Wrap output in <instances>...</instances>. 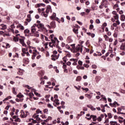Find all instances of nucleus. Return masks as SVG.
<instances>
[{
    "mask_svg": "<svg viewBox=\"0 0 125 125\" xmlns=\"http://www.w3.org/2000/svg\"><path fill=\"white\" fill-rule=\"evenodd\" d=\"M46 9H48L49 10H51V5H48L47 6V8Z\"/></svg>",
    "mask_w": 125,
    "mask_h": 125,
    "instance_id": "obj_55",
    "label": "nucleus"
},
{
    "mask_svg": "<svg viewBox=\"0 0 125 125\" xmlns=\"http://www.w3.org/2000/svg\"><path fill=\"white\" fill-rule=\"evenodd\" d=\"M79 25L75 24V26H74L73 31L74 33V34H76V35H78L79 33Z\"/></svg>",
    "mask_w": 125,
    "mask_h": 125,
    "instance_id": "obj_5",
    "label": "nucleus"
},
{
    "mask_svg": "<svg viewBox=\"0 0 125 125\" xmlns=\"http://www.w3.org/2000/svg\"><path fill=\"white\" fill-rule=\"evenodd\" d=\"M52 42H49V45L50 46V47H52L53 48V46H54L55 47V44H54V43L52 44Z\"/></svg>",
    "mask_w": 125,
    "mask_h": 125,
    "instance_id": "obj_28",
    "label": "nucleus"
},
{
    "mask_svg": "<svg viewBox=\"0 0 125 125\" xmlns=\"http://www.w3.org/2000/svg\"><path fill=\"white\" fill-rule=\"evenodd\" d=\"M33 56L36 57L37 55H39V54H40V53L38 52L37 50H33Z\"/></svg>",
    "mask_w": 125,
    "mask_h": 125,
    "instance_id": "obj_11",
    "label": "nucleus"
},
{
    "mask_svg": "<svg viewBox=\"0 0 125 125\" xmlns=\"http://www.w3.org/2000/svg\"><path fill=\"white\" fill-rule=\"evenodd\" d=\"M38 26H36L38 29H44L43 24L40 23L39 24H37Z\"/></svg>",
    "mask_w": 125,
    "mask_h": 125,
    "instance_id": "obj_10",
    "label": "nucleus"
},
{
    "mask_svg": "<svg viewBox=\"0 0 125 125\" xmlns=\"http://www.w3.org/2000/svg\"><path fill=\"white\" fill-rule=\"evenodd\" d=\"M66 41L69 43H70V42H73V40L72 39V37H71V36L68 37Z\"/></svg>",
    "mask_w": 125,
    "mask_h": 125,
    "instance_id": "obj_18",
    "label": "nucleus"
},
{
    "mask_svg": "<svg viewBox=\"0 0 125 125\" xmlns=\"http://www.w3.org/2000/svg\"><path fill=\"white\" fill-rule=\"evenodd\" d=\"M83 115H84V111H81V114H79V116L81 117L83 116Z\"/></svg>",
    "mask_w": 125,
    "mask_h": 125,
    "instance_id": "obj_52",
    "label": "nucleus"
},
{
    "mask_svg": "<svg viewBox=\"0 0 125 125\" xmlns=\"http://www.w3.org/2000/svg\"><path fill=\"white\" fill-rule=\"evenodd\" d=\"M10 107H11L10 105H7V106L5 107V110H9Z\"/></svg>",
    "mask_w": 125,
    "mask_h": 125,
    "instance_id": "obj_64",
    "label": "nucleus"
},
{
    "mask_svg": "<svg viewBox=\"0 0 125 125\" xmlns=\"http://www.w3.org/2000/svg\"><path fill=\"white\" fill-rule=\"evenodd\" d=\"M28 115L29 112L28 111H25V113L23 111V115H22L21 118H26Z\"/></svg>",
    "mask_w": 125,
    "mask_h": 125,
    "instance_id": "obj_12",
    "label": "nucleus"
},
{
    "mask_svg": "<svg viewBox=\"0 0 125 125\" xmlns=\"http://www.w3.org/2000/svg\"><path fill=\"white\" fill-rule=\"evenodd\" d=\"M102 27H107V23H106V22L104 23L103 24Z\"/></svg>",
    "mask_w": 125,
    "mask_h": 125,
    "instance_id": "obj_63",
    "label": "nucleus"
},
{
    "mask_svg": "<svg viewBox=\"0 0 125 125\" xmlns=\"http://www.w3.org/2000/svg\"><path fill=\"white\" fill-rule=\"evenodd\" d=\"M0 30H6L7 26H6V25L4 24H2L0 25Z\"/></svg>",
    "mask_w": 125,
    "mask_h": 125,
    "instance_id": "obj_9",
    "label": "nucleus"
},
{
    "mask_svg": "<svg viewBox=\"0 0 125 125\" xmlns=\"http://www.w3.org/2000/svg\"><path fill=\"white\" fill-rule=\"evenodd\" d=\"M93 28H94V26H93V25L91 24L89 26V29L90 30H92V29H93Z\"/></svg>",
    "mask_w": 125,
    "mask_h": 125,
    "instance_id": "obj_54",
    "label": "nucleus"
},
{
    "mask_svg": "<svg viewBox=\"0 0 125 125\" xmlns=\"http://www.w3.org/2000/svg\"><path fill=\"white\" fill-rule=\"evenodd\" d=\"M120 92H121V93H124V94H125V90H124L123 89H120Z\"/></svg>",
    "mask_w": 125,
    "mask_h": 125,
    "instance_id": "obj_50",
    "label": "nucleus"
},
{
    "mask_svg": "<svg viewBox=\"0 0 125 125\" xmlns=\"http://www.w3.org/2000/svg\"><path fill=\"white\" fill-rule=\"evenodd\" d=\"M120 49L121 50H125V42L122 43L120 46Z\"/></svg>",
    "mask_w": 125,
    "mask_h": 125,
    "instance_id": "obj_19",
    "label": "nucleus"
},
{
    "mask_svg": "<svg viewBox=\"0 0 125 125\" xmlns=\"http://www.w3.org/2000/svg\"><path fill=\"white\" fill-rule=\"evenodd\" d=\"M42 119H46V116L45 115L42 114L41 116Z\"/></svg>",
    "mask_w": 125,
    "mask_h": 125,
    "instance_id": "obj_62",
    "label": "nucleus"
},
{
    "mask_svg": "<svg viewBox=\"0 0 125 125\" xmlns=\"http://www.w3.org/2000/svg\"><path fill=\"white\" fill-rule=\"evenodd\" d=\"M79 51L80 50V52H82L83 51V46L79 45Z\"/></svg>",
    "mask_w": 125,
    "mask_h": 125,
    "instance_id": "obj_40",
    "label": "nucleus"
},
{
    "mask_svg": "<svg viewBox=\"0 0 125 125\" xmlns=\"http://www.w3.org/2000/svg\"><path fill=\"white\" fill-rule=\"evenodd\" d=\"M82 89H83V90H85V91L86 92H87V91H88V90H89V89H88V88H83V87H82Z\"/></svg>",
    "mask_w": 125,
    "mask_h": 125,
    "instance_id": "obj_49",
    "label": "nucleus"
},
{
    "mask_svg": "<svg viewBox=\"0 0 125 125\" xmlns=\"http://www.w3.org/2000/svg\"><path fill=\"white\" fill-rule=\"evenodd\" d=\"M70 46L72 47L74 53H77V56H79V47L76 48L75 44H71Z\"/></svg>",
    "mask_w": 125,
    "mask_h": 125,
    "instance_id": "obj_2",
    "label": "nucleus"
},
{
    "mask_svg": "<svg viewBox=\"0 0 125 125\" xmlns=\"http://www.w3.org/2000/svg\"><path fill=\"white\" fill-rule=\"evenodd\" d=\"M4 33H5V34H10V29H7V31H5Z\"/></svg>",
    "mask_w": 125,
    "mask_h": 125,
    "instance_id": "obj_41",
    "label": "nucleus"
},
{
    "mask_svg": "<svg viewBox=\"0 0 125 125\" xmlns=\"http://www.w3.org/2000/svg\"><path fill=\"white\" fill-rule=\"evenodd\" d=\"M67 57H71V54L68 53L66 54V56L63 58V59H66Z\"/></svg>",
    "mask_w": 125,
    "mask_h": 125,
    "instance_id": "obj_39",
    "label": "nucleus"
},
{
    "mask_svg": "<svg viewBox=\"0 0 125 125\" xmlns=\"http://www.w3.org/2000/svg\"><path fill=\"white\" fill-rule=\"evenodd\" d=\"M0 35L3 37V35H4V31H0Z\"/></svg>",
    "mask_w": 125,
    "mask_h": 125,
    "instance_id": "obj_60",
    "label": "nucleus"
},
{
    "mask_svg": "<svg viewBox=\"0 0 125 125\" xmlns=\"http://www.w3.org/2000/svg\"><path fill=\"white\" fill-rule=\"evenodd\" d=\"M10 36H11L10 33H5L4 32V35H3V37H10Z\"/></svg>",
    "mask_w": 125,
    "mask_h": 125,
    "instance_id": "obj_30",
    "label": "nucleus"
},
{
    "mask_svg": "<svg viewBox=\"0 0 125 125\" xmlns=\"http://www.w3.org/2000/svg\"><path fill=\"white\" fill-rule=\"evenodd\" d=\"M43 80V78H42V77H41L40 78V81H41V84H44V81L42 80Z\"/></svg>",
    "mask_w": 125,
    "mask_h": 125,
    "instance_id": "obj_35",
    "label": "nucleus"
},
{
    "mask_svg": "<svg viewBox=\"0 0 125 125\" xmlns=\"http://www.w3.org/2000/svg\"><path fill=\"white\" fill-rule=\"evenodd\" d=\"M55 20H56V21H57L58 22V23H61V21L60 20H59V19L58 18H56Z\"/></svg>",
    "mask_w": 125,
    "mask_h": 125,
    "instance_id": "obj_56",
    "label": "nucleus"
},
{
    "mask_svg": "<svg viewBox=\"0 0 125 125\" xmlns=\"http://www.w3.org/2000/svg\"><path fill=\"white\" fill-rule=\"evenodd\" d=\"M12 92L13 94H15V95H16L17 94V92L15 91V88L13 87L12 89Z\"/></svg>",
    "mask_w": 125,
    "mask_h": 125,
    "instance_id": "obj_38",
    "label": "nucleus"
},
{
    "mask_svg": "<svg viewBox=\"0 0 125 125\" xmlns=\"http://www.w3.org/2000/svg\"><path fill=\"white\" fill-rule=\"evenodd\" d=\"M11 98H12V97L10 96H9L7 98L3 100V102H4V101H7V100H8L9 99H11Z\"/></svg>",
    "mask_w": 125,
    "mask_h": 125,
    "instance_id": "obj_26",
    "label": "nucleus"
},
{
    "mask_svg": "<svg viewBox=\"0 0 125 125\" xmlns=\"http://www.w3.org/2000/svg\"><path fill=\"white\" fill-rule=\"evenodd\" d=\"M91 118L92 119L93 122H96V121H97V117L96 115H91Z\"/></svg>",
    "mask_w": 125,
    "mask_h": 125,
    "instance_id": "obj_17",
    "label": "nucleus"
},
{
    "mask_svg": "<svg viewBox=\"0 0 125 125\" xmlns=\"http://www.w3.org/2000/svg\"><path fill=\"white\" fill-rule=\"evenodd\" d=\"M24 34H25V36H27V34H28V36L29 35V34H30L31 33H30V30H29L28 29H26L25 30H24Z\"/></svg>",
    "mask_w": 125,
    "mask_h": 125,
    "instance_id": "obj_21",
    "label": "nucleus"
},
{
    "mask_svg": "<svg viewBox=\"0 0 125 125\" xmlns=\"http://www.w3.org/2000/svg\"><path fill=\"white\" fill-rule=\"evenodd\" d=\"M41 15H42V16H44V17L46 18V17H47V16H48V14H47L45 12H42L41 13Z\"/></svg>",
    "mask_w": 125,
    "mask_h": 125,
    "instance_id": "obj_22",
    "label": "nucleus"
},
{
    "mask_svg": "<svg viewBox=\"0 0 125 125\" xmlns=\"http://www.w3.org/2000/svg\"><path fill=\"white\" fill-rule=\"evenodd\" d=\"M62 63H63V66H62V68L63 69H66V68H67V65L65 64V63H64V62H61Z\"/></svg>",
    "mask_w": 125,
    "mask_h": 125,
    "instance_id": "obj_43",
    "label": "nucleus"
},
{
    "mask_svg": "<svg viewBox=\"0 0 125 125\" xmlns=\"http://www.w3.org/2000/svg\"><path fill=\"white\" fill-rule=\"evenodd\" d=\"M19 41H20V43H21V44H22V43H23L24 42V39H20Z\"/></svg>",
    "mask_w": 125,
    "mask_h": 125,
    "instance_id": "obj_47",
    "label": "nucleus"
},
{
    "mask_svg": "<svg viewBox=\"0 0 125 125\" xmlns=\"http://www.w3.org/2000/svg\"><path fill=\"white\" fill-rule=\"evenodd\" d=\"M26 48H22V53H21V56H25V55L26 54Z\"/></svg>",
    "mask_w": 125,
    "mask_h": 125,
    "instance_id": "obj_15",
    "label": "nucleus"
},
{
    "mask_svg": "<svg viewBox=\"0 0 125 125\" xmlns=\"http://www.w3.org/2000/svg\"><path fill=\"white\" fill-rule=\"evenodd\" d=\"M53 37H54V34H52L50 36L49 39H51L52 43H55V41H57V38L56 37H54L53 39Z\"/></svg>",
    "mask_w": 125,
    "mask_h": 125,
    "instance_id": "obj_6",
    "label": "nucleus"
},
{
    "mask_svg": "<svg viewBox=\"0 0 125 125\" xmlns=\"http://www.w3.org/2000/svg\"><path fill=\"white\" fill-rule=\"evenodd\" d=\"M121 21H125V15H121Z\"/></svg>",
    "mask_w": 125,
    "mask_h": 125,
    "instance_id": "obj_36",
    "label": "nucleus"
},
{
    "mask_svg": "<svg viewBox=\"0 0 125 125\" xmlns=\"http://www.w3.org/2000/svg\"><path fill=\"white\" fill-rule=\"evenodd\" d=\"M98 40H99V42H98L99 43H102V38H99Z\"/></svg>",
    "mask_w": 125,
    "mask_h": 125,
    "instance_id": "obj_53",
    "label": "nucleus"
},
{
    "mask_svg": "<svg viewBox=\"0 0 125 125\" xmlns=\"http://www.w3.org/2000/svg\"><path fill=\"white\" fill-rule=\"evenodd\" d=\"M92 68L93 69H96L97 68V66H96V65H95V64H93L92 65Z\"/></svg>",
    "mask_w": 125,
    "mask_h": 125,
    "instance_id": "obj_57",
    "label": "nucleus"
},
{
    "mask_svg": "<svg viewBox=\"0 0 125 125\" xmlns=\"http://www.w3.org/2000/svg\"><path fill=\"white\" fill-rule=\"evenodd\" d=\"M17 28L18 29L20 28V30H23L24 28V26L22 25L21 23H19L18 25L17 26Z\"/></svg>",
    "mask_w": 125,
    "mask_h": 125,
    "instance_id": "obj_13",
    "label": "nucleus"
},
{
    "mask_svg": "<svg viewBox=\"0 0 125 125\" xmlns=\"http://www.w3.org/2000/svg\"><path fill=\"white\" fill-rule=\"evenodd\" d=\"M104 118V115L101 114L100 117H99L98 118H97V120L98 122H101L102 121V119Z\"/></svg>",
    "mask_w": 125,
    "mask_h": 125,
    "instance_id": "obj_16",
    "label": "nucleus"
},
{
    "mask_svg": "<svg viewBox=\"0 0 125 125\" xmlns=\"http://www.w3.org/2000/svg\"><path fill=\"white\" fill-rule=\"evenodd\" d=\"M95 80H96V83H98L99 82V81H100L101 80V78L99 76H96L95 77Z\"/></svg>",
    "mask_w": 125,
    "mask_h": 125,
    "instance_id": "obj_27",
    "label": "nucleus"
},
{
    "mask_svg": "<svg viewBox=\"0 0 125 125\" xmlns=\"http://www.w3.org/2000/svg\"><path fill=\"white\" fill-rule=\"evenodd\" d=\"M16 101L17 102H23V100H21L20 99L17 98V99H16Z\"/></svg>",
    "mask_w": 125,
    "mask_h": 125,
    "instance_id": "obj_42",
    "label": "nucleus"
},
{
    "mask_svg": "<svg viewBox=\"0 0 125 125\" xmlns=\"http://www.w3.org/2000/svg\"><path fill=\"white\" fill-rule=\"evenodd\" d=\"M71 61H73V65L76 66L77 65V62H78V59H72L70 60Z\"/></svg>",
    "mask_w": 125,
    "mask_h": 125,
    "instance_id": "obj_20",
    "label": "nucleus"
},
{
    "mask_svg": "<svg viewBox=\"0 0 125 125\" xmlns=\"http://www.w3.org/2000/svg\"><path fill=\"white\" fill-rule=\"evenodd\" d=\"M39 32H36V33L34 34L35 37H36L37 38H39L40 37V34H38Z\"/></svg>",
    "mask_w": 125,
    "mask_h": 125,
    "instance_id": "obj_46",
    "label": "nucleus"
},
{
    "mask_svg": "<svg viewBox=\"0 0 125 125\" xmlns=\"http://www.w3.org/2000/svg\"><path fill=\"white\" fill-rule=\"evenodd\" d=\"M47 107H48V108L53 109V106L51 105V104H47Z\"/></svg>",
    "mask_w": 125,
    "mask_h": 125,
    "instance_id": "obj_48",
    "label": "nucleus"
},
{
    "mask_svg": "<svg viewBox=\"0 0 125 125\" xmlns=\"http://www.w3.org/2000/svg\"><path fill=\"white\" fill-rule=\"evenodd\" d=\"M57 42V44H56V47H57L58 48H59V46H58V44H59V41H58V40L57 39V40H55V43Z\"/></svg>",
    "mask_w": 125,
    "mask_h": 125,
    "instance_id": "obj_32",
    "label": "nucleus"
},
{
    "mask_svg": "<svg viewBox=\"0 0 125 125\" xmlns=\"http://www.w3.org/2000/svg\"><path fill=\"white\" fill-rule=\"evenodd\" d=\"M23 96V95H21L20 94H19L17 95V97H18V98H22Z\"/></svg>",
    "mask_w": 125,
    "mask_h": 125,
    "instance_id": "obj_51",
    "label": "nucleus"
},
{
    "mask_svg": "<svg viewBox=\"0 0 125 125\" xmlns=\"http://www.w3.org/2000/svg\"><path fill=\"white\" fill-rule=\"evenodd\" d=\"M109 105L111 106V107H114V108L117 107L116 105H117V106H120V104H119L117 102H114L113 104L110 103Z\"/></svg>",
    "mask_w": 125,
    "mask_h": 125,
    "instance_id": "obj_7",
    "label": "nucleus"
},
{
    "mask_svg": "<svg viewBox=\"0 0 125 125\" xmlns=\"http://www.w3.org/2000/svg\"><path fill=\"white\" fill-rule=\"evenodd\" d=\"M50 25H47L49 29H55V28H56V24L55 23V21H51L50 23Z\"/></svg>",
    "mask_w": 125,
    "mask_h": 125,
    "instance_id": "obj_3",
    "label": "nucleus"
},
{
    "mask_svg": "<svg viewBox=\"0 0 125 125\" xmlns=\"http://www.w3.org/2000/svg\"><path fill=\"white\" fill-rule=\"evenodd\" d=\"M85 97H87V98H88V99H91V96H90V94H85Z\"/></svg>",
    "mask_w": 125,
    "mask_h": 125,
    "instance_id": "obj_33",
    "label": "nucleus"
},
{
    "mask_svg": "<svg viewBox=\"0 0 125 125\" xmlns=\"http://www.w3.org/2000/svg\"><path fill=\"white\" fill-rule=\"evenodd\" d=\"M107 115L109 119H112V114L111 113H108Z\"/></svg>",
    "mask_w": 125,
    "mask_h": 125,
    "instance_id": "obj_45",
    "label": "nucleus"
},
{
    "mask_svg": "<svg viewBox=\"0 0 125 125\" xmlns=\"http://www.w3.org/2000/svg\"><path fill=\"white\" fill-rule=\"evenodd\" d=\"M56 18V14L55 13H54L52 16L51 17V19L52 20H55Z\"/></svg>",
    "mask_w": 125,
    "mask_h": 125,
    "instance_id": "obj_23",
    "label": "nucleus"
},
{
    "mask_svg": "<svg viewBox=\"0 0 125 125\" xmlns=\"http://www.w3.org/2000/svg\"><path fill=\"white\" fill-rule=\"evenodd\" d=\"M110 125H116L117 124V122L110 121Z\"/></svg>",
    "mask_w": 125,
    "mask_h": 125,
    "instance_id": "obj_34",
    "label": "nucleus"
},
{
    "mask_svg": "<svg viewBox=\"0 0 125 125\" xmlns=\"http://www.w3.org/2000/svg\"><path fill=\"white\" fill-rule=\"evenodd\" d=\"M104 38L106 42H108L109 41V37H108L107 35H104Z\"/></svg>",
    "mask_w": 125,
    "mask_h": 125,
    "instance_id": "obj_25",
    "label": "nucleus"
},
{
    "mask_svg": "<svg viewBox=\"0 0 125 125\" xmlns=\"http://www.w3.org/2000/svg\"><path fill=\"white\" fill-rule=\"evenodd\" d=\"M15 122H19V123H20V122H21V120H20V118H18L17 119H16L15 120Z\"/></svg>",
    "mask_w": 125,
    "mask_h": 125,
    "instance_id": "obj_44",
    "label": "nucleus"
},
{
    "mask_svg": "<svg viewBox=\"0 0 125 125\" xmlns=\"http://www.w3.org/2000/svg\"><path fill=\"white\" fill-rule=\"evenodd\" d=\"M96 23L97 24H100V20L99 19L96 20Z\"/></svg>",
    "mask_w": 125,
    "mask_h": 125,
    "instance_id": "obj_58",
    "label": "nucleus"
},
{
    "mask_svg": "<svg viewBox=\"0 0 125 125\" xmlns=\"http://www.w3.org/2000/svg\"><path fill=\"white\" fill-rule=\"evenodd\" d=\"M51 57H53L54 58H55L56 59H58L59 58V54H58V56L56 55H52Z\"/></svg>",
    "mask_w": 125,
    "mask_h": 125,
    "instance_id": "obj_29",
    "label": "nucleus"
},
{
    "mask_svg": "<svg viewBox=\"0 0 125 125\" xmlns=\"http://www.w3.org/2000/svg\"><path fill=\"white\" fill-rule=\"evenodd\" d=\"M29 96L30 98H32L34 96V94L33 93H29Z\"/></svg>",
    "mask_w": 125,
    "mask_h": 125,
    "instance_id": "obj_61",
    "label": "nucleus"
},
{
    "mask_svg": "<svg viewBox=\"0 0 125 125\" xmlns=\"http://www.w3.org/2000/svg\"><path fill=\"white\" fill-rule=\"evenodd\" d=\"M40 6L45 7V4L43 3H38L35 5V7H40Z\"/></svg>",
    "mask_w": 125,
    "mask_h": 125,
    "instance_id": "obj_14",
    "label": "nucleus"
},
{
    "mask_svg": "<svg viewBox=\"0 0 125 125\" xmlns=\"http://www.w3.org/2000/svg\"><path fill=\"white\" fill-rule=\"evenodd\" d=\"M54 102L56 103L57 106H59V105L60 104V103H59V100L57 99H55Z\"/></svg>",
    "mask_w": 125,
    "mask_h": 125,
    "instance_id": "obj_24",
    "label": "nucleus"
},
{
    "mask_svg": "<svg viewBox=\"0 0 125 125\" xmlns=\"http://www.w3.org/2000/svg\"><path fill=\"white\" fill-rule=\"evenodd\" d=\"M22 62L24 64H29L30 61L29 60V59L28 58H24L22 60Z\"/></svg>",
    "mask_w": 125,
    "mask_h": 125,
    "instance_id": "obj_8",
    "label": "nucleus"
},
{
    "mask_svg": "<svg viewBox=\"0 0 125 125\" xmlns=\"http://www.w3.org/2000/svg\"><path fill=\"white\" fill-rule=\"evenodd\" d=\"M114 18L115 19V20H119V15L118 14L115 15V16H114Z\"/></svg>",
    "mask_w": 125,
    "mask_h": 125,
    "instance_id": "obj_37",
    "label": "nucleus"
},
{
    "mask_svg": "<svg viewBox=\"0 0 125 125\" xmlns=\"http://www.w3.org/2000/svg\"><path fill=\"white\" fill-rule=\"evenodd\" d=\"M13 40L14 41V42H17L19 41V37H15L13 38Z\"/></svg>",
    "mask_w": 125,
    "mask_h": 125,
    "instance_id": "obj_31",
    "label": "nucleus"
},
{
    "mask_svg": "<svg viewBox=\"0 0 125 125\" xmlns=\"http://www.w3.org/2000/svg\"><path fill=\"white\" fill-rule=\"evenodd\" d=\"M106 3H107V0H102L101 5L99 6L100 9H102L104 7V5H106Z\"/></svg>",
    "mask_w": 125,
    "mask_h": 125,
    "instance_id": "obj_4",
    "label": "nucleus"
},
{
    "mask_svg": "<svg viewBox=\"0 0 125 125\" xmlns=\"http://www.w3.org/2000/svg\"><path fill=\"white\" fill-rule=\"evenodd\" d=\"M65 48H67V49H71V47H70V46L67 44L65 45Z\"/></svg>",
    "mask_w": 125,
    "mask_h": 125,
    "instance_id": "obj_59",
    "label": "nucleus"
},
{
    "mask_svg": "<svg viewBox=\"0 0 125 125\" xmlns=\"http://www.w3.org/2000/svg\"><path fill=\"white\" fill-rule=\"evenodd\" d=\"M38 26L37 23H34L32 26H31L30 28L31 33H29L28 35V37H33L34 36L33 34H35V32L37 31L36 29V27Z\"/></svg>",
    "mask_w": 125,
    "mask_h": 125,
    "instance_id": "obj_1",
    "label": "nucleus"
}]
</instances>
